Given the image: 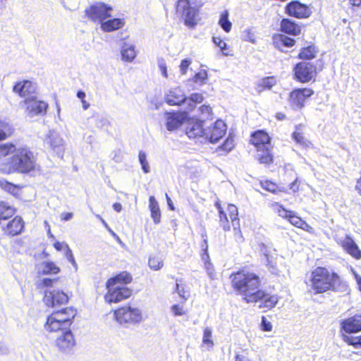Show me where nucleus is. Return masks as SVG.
I'll list each match as a JSON object with an SVG mask.
<instances>
[{"instance_id":"1","label":"nucleus","mask_w":361,"mask_h":361,"mask_svg":"<svg viewBox=\"0 0 361 361\" xmlns=\"http://www.w3.org/2000/svg\"><path fill=\"white\" fill-rule=\"evenodd\" d=\"M0 173L27 174L37 169V159L33 153L25 147H17L11 142L0 144Z\"/></svg>"},{"instance_id":"2","label":"nucleus","mask_w":361,"mask_h":361,"mask_svg":"<svg viewBox=\"0 0 361 361\" xmlns=\"http://www.w3.org/2000/svg\"><path fill=\"white\" fill-rule=\"evenodd\" d=\"M305 283L315 295L337 292L343 284L338 272L324 266H317L312 269Z\"/></svg>"},{"instance_id":"3","label":"nucleus","mask_w":361,"mask_h":361,"mask_svg":"<svg viewBox=\"0 0 361 361\" xmlns=\"http://www.w3.org/2000/svg\"><path fill=\"white\" fill-rule=\"evenodd\" d=\"M231 285L237 295L242 296L247 302L251 295L262 286V279L257 273L242 267L230 274Z\"/></svg>"},{"instance_id":"4","label":"nucleus","mask_w":361,"mask_h":361,"mask_svg":"<svg viewBox=\"0 0 361 361\" xmlns=\"http://www.w3.org/2000/svg\"><path fill=\"white\" fill-rule=\"evenodd\" d=\"M133 281L132 275L126 271H121L110 277L106 282V293L104 300L109 303H118L130 298L132 289L127 287Z\"/></svg>"},{"instance_id":"5","label":"nucleus","mask_w":361,"mask_h":361,"mask_svg":"<svg viewBox=\"0 0 361 361\" xmlns=\"http://www.w3.org/2000/svg\"><path fill=\"white\" fill-rule=\"evenodd\" d=\"M214 205L218 211L219 222L222 229L229 231L233 228L238 237L243 240L238 207L231 203H222L219 200L215 202Z\"/></svg>"},{"instance_id":"6","label":"nucleus","mask_w":361,"mask_h":361,"mask_svg":"<svg viewBox=\"0 0 361 361\" xmlns=\"http://www.w3.org/2000/svg\"><path fill=\"white\" fill-rule=\"evenodd\" d=\"M77 313V310L73 307H66L53 311L47 317L44 324L45 330L50 333L70 330Z\"/></svg>"},{"instance_id":"7","label":"nucleus","mask_w":361,"mask_h":361,"mask_svg":"<svg viewBox=\"0 0 361 361\" xmlns=\"http://www.w3.org/2000/svg\"><path fill=\"white\" fill-rule=\"evenodd\" d=\"M324 65L322 58L317 59L314 63L299 61L293 67V78L302 84L314 82L318 73L324 68Z\"/></svg>"},{"instance_id":"8","label":"nucleus","mask_w":361,"mask_h":361,"mask_svg":"<svg viewBox=\"0 0 361 361\" xmlns=\"http://www.w3.org/2000/svg\"><path fill=\"white\" fill-rule=\"evenodd\" d=\"M200 6H192L190 0H177L175 4V14L180 17L189 29H194L199 23Z\"/></svg>"},{"instance_id":"9","label":"nucleus","mask_w":361,"mask_h":361,"mask_svg":"<svg viewBox=\"0 0 361 361\" xmlns=\"http://www.w3.org/2000/svg\"><path fill=\"white\" fill-rule=\"evenodd\" d=\"M114 317L121 325H134L142 320V311L130 304L122 305L114 310Z\"/></svg>"},{"instance_id":"10","label":"nucleus","mask_w":361,"mask_h":361,"mask_svg":"<svg viewBox=\"0 0 361 361\" xmlns=\"http://www.w3.org/2000/svg\"><path fill=\"white\" fill-rule=\"evenodd\" d=\"M314 94V90L312 87H296L289 92L288 101L293 109H302Z\"/></svg>"},{"instance_id":"11","label":"nucleus","mask_w":361,"mask_h":361,"mask_svg":"<svg viewBox=\"0 0 361 361\" xmlns=\"http://www.w3.org/2000/svg\"><path fill=\"white\" fill-rule=\"evenodd\" d=\"M252 297L248 298L246 303H259L260 309H266L267 310L274 308L279 302V297L277 294H274L266 290L257 288L255 293L251 295Z\"/></svg>"},{"instance_id":"12","label":"nucleus","mask_w":361,"mask_h":361,"mask_svg":"<svg viewBox=\"0 0 361 361\" xmlns=\"http://www.w3.org/2000/svg\"><path fill=\"white\" fill-rule=\"evenodd\" d=\"M284 11L288 16L300 20L307 19L312 15L311 6L299 0H293L288 2L286 5Z\"/></svg>"},{"instance_id":"13","label":"nucleus","mask_w":361,"mask_h":361,"mask_svg":"<svg viewBox=\"0 0 361 361\" xmlns=\"http://www.w3.org/2000/svg\"><path fill=\"white\" fill-rule=\"evenodd\" d=\"M278 207V213L283 218L287 219L293 226L300 228L309 233H314V229L309 225L305 221L290 210L283 207V205L276 204Z\"/></svg>"},{"instance_id":"14","label":"nucleus","mask_w":361,"mask_h":361,"mask_svg":"<svg viewBox=\"0 0 361 361\" xmlns=\"http://www.w3.org/2000/svg\"><path fill=\"white\" fill-rule=\"evenodd\" d=\"M111 7L104 3L97 2L85 10L87 18L93 22L102 23L104 20L110 16Z\"/></svg>"},{"instance_id":"15","label":"nucleus","mask_w":361,"mask_h":361,"mask_svg":"<svg viewBox=\"0 0 361 361\" xmlns=\"http://www.w3.org/2000/svg\"><path fill=\"white\" fill-rule=\"evenodd\" d=\"M3 235L13 238L20 235L25 230V221L20 216H13L0 226Z\"/></svg>"},{"instance_id":"16","label":"nucleus","mask_w":361,"mask_h":361,"mask_svg":"<svg viewBox=\"0 0 361 361\" xmlns=\"http://www.w3.org/2000/svg\"><path fill=\"white\" fill-rule=\"evenodd\" d=\"M336 242L352 257L361 259V250L350 235H345L343 238H336Z\"/></svg>"},{"instance_id":"17","label":"nucleus","mask_w":361,"mask_h":361,"mask_svg":"<svg viewBox=\"0 0 361 361\" xmlns=\"http://www.w3.org/2000/svg\"><path fill=\"white\" fill-rule=\"evenodd\" d=\"M25 104V111L27 114L32 117L39 114H45L48 108V104L40 100H37L32 96L24 100Z\"/></svg>"},{"instance_id":"18","label":"nucleus","mask_w":361,"mask_h":361,"mask_svg":"<svg viewBox=\"0 0 361 361\" xmlns=\"http://www.w3.org/2000/svg\"><path fill=\"white\" fill-rule=\"evenodd\" d=\"M271 141V137L265 130H257L250 135V144L253 145L257 152L269 147Z\"/></svg>"},{"instance_id":"19","label":"nucleus","mask_w":361,"mask_h":361,"mask_svg":"<svg viewBox=\"0 0 361 361\" xmlns=\"http://www.w3.org/2000/svg\"><path fill=\"white\" fill-rule=\"evenodd\" d=\"M360 331H361V314H355L341 322V335L357 334Z\"/></svg>"},{"instance_id":"20","label":"nucleus","mask_w":361,"mask_h":361,"mask_svg":"<svg viewBox=\"0 0 361 361\" xmlns=\"http://www.w3.org/2000/svg\"><path fill=\"white\" fill-rule=\"evenodd\" d=\"M68 296L61 290H51L45 292L44 301L45 304L51 307L66 305L68 302Z\"/></svg>"},{"instance_id":"21","label":"nucleus","mask_w":361,"mask_h":361,"mask_svg":"<svg viewBox=\"0 0 361 361\" xmlns=\"http://www.w3.org/2000/svg\"><path fill=\"white\" fill-rule=\"evenodd\" d=\"M55 345L61 352L71 351L75 345V340L71 329L62 332L61 335L56 338Z\"/></svg>"},{"instance_id":"22","label":"nucleus","mask_w":361,"mask_h":361,"mask_svg":"<svg viewBox=\"0 0 361 361\" xmlns=\"http://www.w3.org/2000/svg\"><path fill=\"white\" fill-rule=\"evenodd\" d=\"M279 30L289 36H298L302 32V26L300 23L288 18L281 20Z\"/></svg>"},{"instance_id":"23","label":"nucleus","mask_w":361,"mask_h":361,"mask_svg":"<svg viewBox=\"0 0 361 361\" xmlns=\"http://www.w3.org/2000/svg\"><path fill=\"white\" fill-rule=\"evenodd\" d=\"M226 124L222 120L219 119L209 128L207 136L211 142L215 143L226 135Z\"/></svg>"},{"instance_id":"24","label":"nucleus","mask_w":361,"mask_h":361,"mask_svg":"<svg viewBox=\"0 0 361 361\" xmlns=\"http://www.w3.org/2000/svg\"><path fill=\"white\" fill-rule=\"evenodd\" d=\"M13 91L25 99L32 97L35 92V87L31 81L24 80L17 82L13 87Z\"/></svg>"},{"instance_id":"25","label":"nucleus","mask_w":361,"mask_h":361,"mask_svg":"<svg viewBox=\"0 0 361 361\" xmlns=\"http://www.w3.org/2000/svg\"><path fill=\"white\" fill-rule=\"evenodd\" d=\"M166 114V128L170 131L180 127L187 117L185 112H169Z\"/></svg>"},{"instance_id":"26","label":"nucleus","mask_w":361,"mask_h":361,"mask_svg":"<svg viewBox=\"0 0 361 361\" xmlns=\"http://www.w3.org/2000/svg\"><path fill=\"white\" fill-rule=\"evenodd\" d=\"M319 51V49L317 46L313 44H310L302 47L300 49L297 58L300 59V61L310 62V61L317 58Z\"/></svg>"},{"instance_id":"27","label":"nucleus","mask_w":361,"mask_h":361,"mask_svg":"<svg viewBox=\"0 0 361 361\" xmlns=\"http://www.w3.org/2000/svg\"><path fill=\"white\" fill-rule=\"evenodd\" d=\"M202 121H191L185 128V133L189 138H197L202 137L205 133Z\"/></svg>"},{"instance_id":"28","label":"nucleus","mask_w":361,"mask_h":361,"mask_svg":"<svg viewBox=\"0 0 361 361\" xmlns=\"http://www.w3.org/2000/svg\"><path fill=\"white\" fill-rule=\"evenodd\" d=\"M186 97L179 88H174L169 91L166 97V102L170 105H180L186 100Z\"/></svg>"},{"instance_id":"29","label":"nucleus","mask_w":361,"mask_h":361,"mask_svg":"<svg viewBox=\"0 0 361 361\" xmlns=\"http://www.w3.org/2000/svg\"><path fill=\"white\" fill-rule=\"evenodd\" d=\"M278 80L276 76H266L259 80L255 85V90L258 93L270 90L277 84Z\"/></svg>"},{"instance_id":"30","label":"nucleus","mask_w":361,"mask_h":361,"mask_svg":"<svg viewBox=\"0 0 361 361\" xmlns=\"http://www.w3.org/2000/svg\"><path fill=\"white\" fill-rule=\"evenodd\" d=\"M16 213V209L4 201H0V226L11 219Z\"/></svg>"},{"instance_id":"31","label":"nucleus","mask_w":361,"mask_h":361,"mask_svg":"<svg viewBox=\"0 0 361 361\" xmlns=\"http://www.w3.org/2000/svg\"><path fill=\"white\" fill-rule=\"evenodd\" d=\"M124 24L125 22L123 19L112 18L104 22L102 21L101 28L104 32H110L123 27Z\"/></svg>"},{"instance_id":"32","label":"nucleus","mask_w":361,"mask_h":361,"mask_svg":"<svg viewBox=\"0 0 361 361\" xmlns=\"http://www.w3.org/2000/svg\"><path fill=\"white\" fill-rule=\"evenodd\" d=\"M149 209L151 214V217L155 224L161 221V211L159 204L154 196L149 197Z\"/></svg>"},{"instance_id":"33","label":"nucleus","mask_w":361,"mask_h":361,"mask_svg":"<svg viewBox=\"0 0 361 361\" xmlns=\"http://www.w3.org/2000/svg\"><path fill=\"white\" fill-rule=\"evenodd\" d=\"M0 188L5 192L12 195L14 197H18L23 186L14 184L6 180H0Z\"/></svg>"},{"instance_id":"34","label":"nucleus","mask_w":361,"mask_h":361,"mask_svg":"<svg viewBox=\"0 0 361 361\" xmlns=\"http://www.w3.org/2000/svg\"><path fill=\"white\" fill-rule=\"evenodd\" d=\"M273 41L275 47L279 48L281 46L286 47H293L296 41L293 38L287 35H275L273 37Z\"/></svg>"},{"instance_id":"35","label":"nucleus","mask_w":361,"mask_h":361,"mask_svg":"<svg viewBox=\"0 0 361 361\" xmlns=\"http://www.w3.org/2000/svg\"><path fill=\"white\" fill-rule=\"evenodd\" d=\"M53 246L57 251H61V250H64L66 257L71 263V264L75 269H77V263L74 258L73 254L72 252V250L70 249L69 246L67 244L59 242V241H56L54 243Z\"/></svg>"},{"instance_id":"36","label":"nucleus","mask_w":361,"mask_h":361,"mask_svg":"<svg viewBox=\"0 0 361 361\" xmlns=\"http://www.w3.org/2000/svg\"><path fill=\"white\" fill-rule=\"evenodd\" d=\"M259 152L260 153L257 154V159L260 164L270 165L274 162V156L271 147H264Z\"/></svg>"},{"instance_id":"37","label":"nucleus","mask_w":361,"mask_h":361,"mask_svg":"<svg viewBox=\"0 0 361 361\" xmlns=\"http://www.w3.org/2000/svg\"><path fill=\"white\" fill-rule=\"evenodd\" d=\"M15 132L13 126L6 121H0V141L11 137Z\"/></svg>"},{"instance_id":"38","label":"nucleus","mask_w":361,"mask_h":361,"mask_svg":"<svg viewBox=\"0 0 361 361\" xmlns=\"http://www.w3.org/2000/svg\"><path fill=\"white\" fill-rule=\"evenodd\" d=\"M259 184L264 190L274 194L285 192V190L282 189V187L279 186L276 182L269 179L260 180Z\"/></svg>"},{"instance_id":"39","label":"nucleus","mask_w":361,"mask_h":361,"mask_svg":"<svg viewBox=\"0 0 361 361\" xmlns=\"http://www.w3.org/2000/svg\"><path fill=\"white\" fill-rule=\"evenodd\" d=\"M294 141L302 147L309 149L312 147V143L308 140L301 131L295 130L291 135Z\"/></svg>"},{"instance_id":"40","label":"nucleus","mask_w":361,"mask_h":361,"mask_svg":"<svg viewBox=\"0 0 361 361\" xmlns=\"http://www.w3.org/2000/svg\"><path fill=\"white\" fill-rule=\"evenodd\" d=\"M122 59L126 61H133L136 56V52L134 47L130 44H124L121 49Z\"/></svg>"},{"instance_id":"41","label":"nucleus","mask_w":361,"mask_h":361,"mask_svg":"<svg viewBox=\"0 0 361 361\" xmlns=\"http://www.w3.org/2000/svg\"><path fill=\"white\" fill-rule=\"evenodd\" d=\"M342 339L348 345H351L357 349L361 348V335L353 336L346 334H342Z\"/></svg>"},{"instance_id":"42","label":"nucleus","mask_w":361,"mask_h":361,"mask_svg":"<svg viewBox=\"0 0 361 361\" xmlns=\"http://www.w3.org/2000/svg\"><path fill=\"white\" fill-rule=\"evenodd\" d=\"M235 147L234 139L231 136H228L222 145L218 147L216 151L220 152V154H226L231 152Z\"/></svg>"},{"instance_id":"43","label":"nucleus","mask_w":361,"mask_h":361,"mask_svg":"<svg viewBox=\"0 0 361 361\" xmlns=\"http://www.w3.org/2000/svg\"><path fill=\"white\" fill-rule=\"evenodd\" d=\"M43 270L42 274H57L61 271V269L54 262L48 261L44 262L42 264Z\"/></svg>"},{"instance_id":"44","label":"nucleus","mask_w":361,"mask_h":361,"mask_svg":"<svg viewBox=\"0 0 361 361\" xmlns=\"http://www.w3.org/2000/svg\"><path fill=\"white\" fill-rule=\"evenodd\" d=\"M148 265L151 269L158 271L164 267V262L160 256L153 255L149 257Z\"/></svg>"},{"instance_id":"45","label":"nucleus","mask_w":361,"mask_h":361,"mask_svg":"<svg viewBox=\"0 0 361 361\" xmlns=\"http://www.w3.org/2000/svg\"><path fill=\"white\" fill-rule=\"evenodd\" d=\"M219 25L226 32H229L231 30L232 23L228 20V11H224L221 13L220 18L219 20Z\"/></svg>"},{"instance_id":"46","label":"nucleus","mask_w":361,"mask_h":361,"mask_svg":"<svg viewBox=\"0 0 361 361\" xmlns=\"http://www.w3.org/2000/svg\"><path fill=\"white\" fill-rule=\"evenodd\" d=\"M301 182L298 177H296L286 188L282 187V189L285 192H282L286 194H295L300 190Z\"/></svg>"},{"instance_id":"47","label":"nucleus","mask_w":361,"mask_h":361,"mask_svg":"<svg viewBox=\"0 0 361 361\" xmlns=\"http://www.w3.org/2000/svg\"><path fill=\"white\" fill-rule=\"evenodd\" d=\"M213 42L217 47L220 48L224 55H231V49L227 45L224 39H221L220 37H214Z\"/></svg>"},{"instance_id":"48","label":"nucleus","mask_w":361,"mask_h":361,"mask_svg":"<svg viewBox=\"0 0 361 361\" xmlns=\"http://www.w3.org/2000/svg\"><path fill=\"white\" fill-rule=\"evenodd\" d=\"M202 345L208 348H211L214 345L212 341V331L210 328L206 327L203 330Z\"/></svg>"},{"instance_id":"49","label":"nucleus","mask_w":361,"mask_h":361,"mask_svg":"<svg viewBox=\"0 0 361 361\" xmlns=\"http://www.w3.org/2000/svg\"><path fill=\"white\" fill-rule=\"evenodd\" d=\"M46 143L50 149L55 150L61 145V140L49 135L47 138Z\"/></svg>"},{"instance_id":"50","label":"nucleus","mask_w":361,"mask_h":361,"mask_svg":"<svg viewBox=\"0 0 361 361\" xmlns=\"http://www.w3.org/2000/svg\"><path fill=\"white\" fill-rule=\"evenodd\" d=\"M189 105H192L191 109H194L196 104H200L204 100V97L200 93H192L188 97Z\"/></svg>"},{"instance_id":"51","label":"nucleus","mask_w":361,"mask_h":361,"mask_svg":"<svg viewBox=\"0 0 361 361\" xmlns=\"http://www.w3.org/2000/svg\"><path fill=\"white\" fill-rule=\"evenodd\" d=\"M139 161L141 164L142 169L145 173H147L149 172V166L147 161V157L144 152L140 151L139 152Z\"/></svg>"},{"instance_id":"52","label":"nucleus","mask_w":361,"mask_h":361,"mask_svg":"<svg viewBox=\"0 0 361 361\" xmlns=\"http://www.w3.org/2000/svg\"><path fill=\"white\" fill-rule=\"evenodd\" d=\"M171 310L173 315L175 317L183 316L186 314L187 310H185L183 305L174 304L171 307Z\"/></svg>"},{"instance_id":"53","label":"nucleus","mask_w":361,"mask_h":361,"mask_svg":"<svg viewBox=\"0 0 361 361\" xmlns=\"http://www.w3.org/2000/svg\"><path fill=\"white\" fill-rule=\"evenodd\" d=\"M207 72L205 70H200L197 73H196L193 77L192 80L195 82L198 83H204L205 80L207 79Z\"/></svg>"},{"instance_id":"54","label":"nucleus","mask_w":361,"mask_h":361,"mask_svg":"<svg viewBox=\"0 0 361 361\" xmlns=\"http://www.w3.org/2000/svg\"><path fill=\"white\" fill-rule=\"evenodd\" d=\"M202 250H203V252L201 255V258L204 261L205 266H208L210 264V261H209V256L208 254L207 241L206 239H204L203 240Z\"/></svg>"},{"instance_id":"55","label":"nucleus","mask_w":361,"mask_h":361,"mask_svg":"<svg viewBox=\"0 0 361 361\" xmlns=\"http://www.w3.org/2000/svg\"><path fill=\"white\" fill-rule=\"evenodd\" d=\"M176 290L183 298V303L189 297L188 290L185 289V287L183 284L178 283H176Z\"/></svg>"},{"instance_id":"56","label":"nucleus","mask_w":361,"mask_h":361,"mask_svg":"<svg viewBox=\"0 0 361 361\" xmlns=\"http://www.w3.org/2000/svg\"><path fill=\"white\" fill-rule=\"evenodd\" d=\"M191 63L192 61L190 59H185L180 61L179 68L182 75H185L187 73L188 67L190 66Z\"/></svg>"},{"instance_id":"57","label":"nucleus","mask_w":361,"mask_h":361,"mask_svg":"<svg viewBox=\"0 0 361 361\" xmlns=\"http://www.w3.org/2000/svg\"><path fill=\"white\" fill-rule=\"evenodd\" d=\"M235 361H253L249 356L246 351H243L241 353H238L235 356Z\"/></svg>"},{"instance_id":"58","label":"nucleus","mask_w":361,"mask_h":361,"mask_svg":"<svg viewBox=\"0 0 361 361\" xmlns=\"http://www.w3.org/2000/svg\"><path fill=\"white\" fill-rule=\"evenodd\" d=\"M261 329L264 331H271L272 330L271 322H268L264 316L262 317Z\"/></svg>"},{"instance_id":"59","label":"nucleus","mask_w":361,"mask_h":361,"mask_svg":"<svg viewBox=\"0 0 361 361\" xmlns=\"http://www.w3.org/2000/svg\"><path fill=\"white\" fill-rule=\"evenodd\" d=\"M200 111L202 114H208V115L212 114V108L209 105H202L200 107Z\"/></svg>"},{"instance_id":"60","label":"nucleus","mask_w":361,"mask_h":361,"mask_svg":"<svg viewBox=\"0 0 361 361\" xmlns=\"http://www.w3.org/2000/svg\"><path fill=\"white\" fill-rule=\"evenodd\" d=\"M57 281V279H51L49 278H45L42 281V284L45 287H51L54 281Z\"/></svg>"},{"instance_id":"61","label":"nucleus","mask_w":361,"mask_h":361,"mask_svg":"<svg viewBox=\"0 0 361 361\" xmlns=\"http://www.w3.org/2000/svg\"><path fill=\"white\" fill-rule=\"evenodd\" d=\"M73 216L72 212H64L61 214V220L63 221H67L71 220Z\"/></svg>"},{"instance_id":"62","label":"nucleus","mask_w":361,"mask_h":361,"mask_svg":"<svg viewBox=\"0 0 361 361\" xmlns=\"http://www.w3.org/2000/svg\"><path fill=\"white\" fill-rule=\"evenodd\" d=\"M352 8H361V0H349Z\"/></svg>"},{"instance_id":"63","label":"nucleus","mask_w":361,"mask_h":361,"mask_svg":"<svg viewBox=\"0 0 361 361\" xmlns=\"http://www.w3.org/2000/svg\"><path fill=\"white\" fill-rule=\"evenodd\" d=\"M274 117L278 120V121H283L286 119V116L284 113L283 112H277Z\"/></svg>"},{"instance_id":"64","label":"nucleus","mask_w":361,"mask_h":361,"mask_svg":"<svg viewBox=\"0 0 361 361\" xmlns=\"http://www.w3.org/2000/svg\"><path fill=\"white\" fill-rule=\"evenodd\" d=\"M113 208L116 212H120L122 209V205L119 202H115L113 204Z\"/></svg>"}]
</instances>
